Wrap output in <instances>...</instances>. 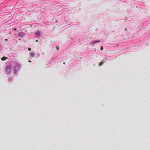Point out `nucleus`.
Listing matches in <instances>:
<instances>
[{
  "label": "nucleus",
  "mask_w": 150,
  "mask_h": 150,
  "mask_svg": "<svg viewBox=\"0 0 150 150\" xmlns=\"http://www.w3.org/2000/svg\"><path fill=\"white\" fill-rule=\"evenodd\" d=\"M100 42V41L98 40V41H91L90 42V44L91 45H93V46H94V45L95 44L97 43H99Z\"/></svg>",
  "instance_id": "f257e3e1"
},
{
  "label": "nucleus",
  "mask_w": 150,
  "mask_h": 150,
  "mask_svg": "<svg viewBox=\"0 0 150 150\" xmlns=\"http://www.w3.org/2000/svg\"><path fill=\"white\" fill-rule=\"evenodd\" d=\"M25 33L23 32H21L19 33L18 36L19 37H23L25 36Z\"/></svg>",
  "instance_id": "f03ea898"
},
{
  "label": "nucleus",
  "mask_w": 150,
  "mask_h": 150,
  "mask_svg": "<svg viewBox=\"0 0 150 150\" xmlns=\"http://www.w3.org/2000/svg\"><path fill=\"white\" fill-rule=\"evenodd\" d=\"M7 59V58L5 57H4L1 59V60L2 61H4Z\"/></svg>",
  "instance_id": "7ed1b4c3"
},
{
  "label": "nucleus",
  "mask_w": 150,
  "mask_h": 150,
  "mask_svg": "<svg viewBox=\"0 0 150 150\" xmlns=\"http://www.w3.org/2000/svg\"><path fill=\"white\" fill-rule=\"evenodd\" d=\"M30 55L31 57H33L34 56V53L33 52H30Z\"/></svg>",
  "instance_id": "20e7f679"
},
{
  "label": "nucleus",
  "mask_w": 150,
  "mask_h": 150,
  "mask_svg": "<svg viewBox=\"0 0 150 150\" xmlns=\"http://www.w3.org/2000/svg\"><path fill=\"white\" fill-rule=\"evenodd\" d=\"M104 62H100L99 64V65L100 66H101L103 63Z\"/></svg>",
  "instance_id": "39448f33"
},
{
  "label": "nucleus",
  "mask_w": 150,
  "mask_h": 150,
  "mask_svg": "<svg viewBox=\"0 0 150 150\" xmlns=\"http://www.w3.org/2000/svg\"><path fill=\"white\" fill-rule=\"evenodd\" d=\"M100 50H103V47H101L100 48Z\"/></svg>",
  "instance_id": "423d86ee"
},
{
  "label": "nucleus",
  "mask_w": 150,
  "mask_h": 150,
  "mask_svg": "<svg viewBox=\"0 0 150 150\" xmlns=\"http://www.w3.org/2000/svg\"><path fill=\"white\" fill-rule=\"evenodd\" d=\"M28 50L29 51H30L31 50V49L30 48H28Z\"/></svg>",
  "instance_id": "0eeeda50"
},
{
  "label": "nucleus",
  "mask_w": 150,
  "mask_h": 150,
  "mask_svg": "<svg viewBox=\"0 0 150 150\" xmlns=\"http://www.w3.org/2000/svg\"><path fill=\"white\" fill-rule=\"evenodd\" d=\"M14 30H15V31H16V30H17V29H16V28H14Z\"/></svg>",
  "instance_id": "6e6552de"
},
{
  "label": "nucleus",
  "mask_w": 150,
  "mask_h": 150,
  "mask_svg": "<svg viewBox=\"0 0 150 150\" xmlns=\"http://www.w3.org/2000/svg\"><path fill=\"white\" fill-rule=\"evenodd\" d=\"M57 50H58L59 49V47L58 46H57Z\"/></svg>",
  "instance_id": "1a4fd4ad"
},
{
  "label": "nucleus",
  "mask_w": 150,
  "mask_h": 150,
  "mask_svg": "<svg viewBox=\"0 0 150 150\" xmlns=\"http://www.w3.org/2000/svg\"><path fill=\"white\" fill-rule=\"evenodd\" d=\"M28 62H31V61H30V60H29V61H28Z\"/></svg>",
  "instance_id": "9d476101"
},
{
  "label": "nucleus",
  "mask_w": 150,
  "mask_h": 150,
  "mask_svg": "<svg viewBox=\"0 0 150 150\" xmlns=\"http://www.w3.org/2000/svg\"><path fill=\"white\" fill-rule=\"evenodd\" d=\"M63 64H65V62H63Z\"/></svg>",
  "instance_id": "9b49d317"
},
{
  "label": "nucleus",
  "mask_w": 150,
  "mask_h": 150,
  "mask_svg": "<svg viewBox=\"0 0 150 150\" xmlns=\"http://www.w3.org/2000/svg\"><path fill=\"white\" fill-rule=\"evenodd\" d=\"M42 55H43V54H44V52H42Z\"/></svg>",
  "instance_id": "f8f14e48"
},
{
  "label": "nucleus",
  "mask_w": 150,
  "mask_h": 150,
  "mask_svg": "<svg viewBox=\"0 0 150 150\" xmlns=\"http://www.w3.org/2000/svg\"><path fill=\"white\" fill-rule=\"evenodd\" d=\"M36 42H38V40H36Z\"/></svg>",
  "instance_id": "ddd939ff"
},
{
  "label": "nucleus",
  "mask_w": 150,
  "mask_h": 150,
  "mask_svg": "<svg viewBox=\"0 0 150 150\" xmlns=\"http://www.w3.org/2000/svg\"><path fill=\"white\" fill-rule=\"evenodd\" d=\"M5 40H7V39H5Z\"/></svg>",
  "instance_id": "4468645a"
},
{
  "label": "nucleus",
  "mask_w": 150,
  "mask_h": 150,
  "mask_svg": "<svg viewBox=\"0 0 150 150\" xmlns=\"http://www.w3.org/2000/svg\"><path fill=\"white\" fill-rule=\"evenodd\" d=\"M125 30L126 31L127 30V29H125Z\"/></svg>",
  "instance_id": "2eb2a0df"
}]
</instances>
